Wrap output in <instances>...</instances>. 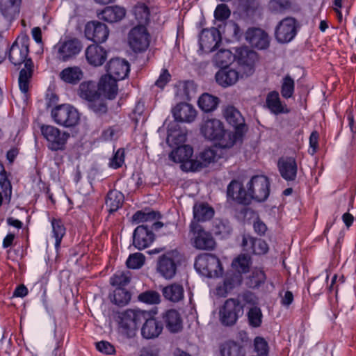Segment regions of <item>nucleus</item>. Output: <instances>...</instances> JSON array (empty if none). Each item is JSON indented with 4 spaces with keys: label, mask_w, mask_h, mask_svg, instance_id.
Listing matches in <instances>:
<instances>
[{
    "label": "nucleus",
    "mask_w": 356,
    "mask_h": 356,
    "mask_svg": "<svg viewBox=\"0 0 356 356\" xmlns=\"http://www.w3.org/2000/svg\"><path fill=\"white\" fill-rule=\"evenodd\" d=\"M270 193V182L266 176L257 175L252 177L247 184V191L243 188V184L232 180L227 186V195L240 204H248L252 200L262 202L267 199Z\"/></svg>",
    "instance_id": "f257e3e1"
},
{
    "label": "nucleus",
    "mask_w": 356,
    "mask_h": 356,
    "mask_svg": "<svg viewBox=\"0 0 356 356\" xmlns=\"http://www.w3.org/2000/svg\"><path fill=\"white\" fill-rule=\"evenodd\" d=\"M29 51L28 39L22 38L13 42L8 54L9 60L14 65L24 64L19 76V87L24 94H26L29 90L33 72V63L31 58H28Z\"/></svg>",
    "instance_id": "f03ea898"
},
{
    "label": "nucleus",
    "mask_w": 356,
    "mask_h": 356,
    "mask_svg": "<svg viewBox=\"0 0 356 356\" xmlns=\"http://www.w3.org/2000/svg\"><path fill=\"white\" fill-rule=\"evenodd\" d=\"M224 116L227 122L235 129V131L229 132L227 138L222 140L220 143L223 149H229L242 142V137L246 128L243 118L234 106H227L225 109Z\"/></svg>",
    "instance_id": "7ed1b4c3"
},
{
    "label": "nucleus",
    "mask_w": 356,
    "mask_h": 356,
    "mask_svg": "<svg viewBox=\"0 0 356 356\" xmlns=\"http://www.w3.org/2000/svg\"><path fill=\"white\" fill-rule=\"evenodd\" d=\"M149 316V312L142 310L127 309L119 312L117 321L121 332L127 337H133L136 334L138 324Z\"/></svg>",
    "instance_id": "20e7f679"
},
{
    "label": "nucleus",
    "mask_w": 356,
    "mask_h": 356,
    "mask_svg": "<svg viewBox=\"0 0 356 356\" xmlns=\"http://www.w3.org/2000/svg\"><path fill=\"white\" fill-rule=\"evenodd\" d=\"M83 44L80 40L74 37L67 36L54 45L53 54L56 59L67 62L75 58L82 50Z\"/></svg>",
    "instance_id": "39448f33"
},
{
    "label": "nucleus",
    "mask_w": 356,
    "mask_h": 356,
    "mask_svg": "<svg viewBox=\"0 0 356 356\" xmlns=\"http://www.w3.org/2000/svg\"><path fill=\"white\" fill-rule=\"evenodd\" d=\"M182 260L183 255L177 250L168 251L158 258L156 270L165 279L170 280L176 275Z\"/></svg>",
    "instance_id": "423d86ee"
},
{
    "label": "nucleus",
    "mask_w": 356,
    "mask_h": 356,
    "mask_svg": "<svg viewBox=\"0 0 356 356\" xmlns=\"http://www.w3.org/2000/svg\"><path fill=\"white\" fill-rule=\"evenodd\" d=\"M191 244L200 250H212L216 247V241L211 233L206 231L202 225L192 221L189 226Z\"/></svg>",
    "instance_id": "0eeeda50"
},
{
    "label": "nucleus",
    "mask_w": 356,
    "mask_h": 356,
    "mask_svg": "<svg viewBox=\"0 0 356 356\" xmlns=\"http://www.w3.org/2000/svg\"><path fill=\"white\" fill-rule=\"evenodd\" d=\"M194 266L197 272L208 277H218L223 273L220 259L211 254H202L197 257Z\"/></svg>",
    "instance_id": "6e6552de"
},
{
    "label": "nucleus",
    "mask_w": 356,
    "mask_h": 356,
    "mask_svg": "<svg viewBox=\"0 0 356 356\" xmlns=\"http://www.w3.org/2000/svg\"><path fill=\"white\" fill-rule=\"evenodd\" d=\"M244 305L236 298L227 299L219 310V319L225 326H232L243 315Z\"/></svg>",
    "instance_id": "1a4fd4ad"
},
{
    "label": "nucleus",
    "mask_w": 356,
    "mask_h": 356,
    "mask_svg": "<svg viewBox=\"0 0 356 356\" xmlns=\"http://www.w3.org/2000/svg\"><path fill=\"white\" fill-rule=\"evenodd\" d=\"M42 136L47 142V147L51 151L63 150L70 137L65 131H60L52 125L42 124L40 126Z\"/></svg>",
    "instance_id": "9d476101"
},
{
    "label": "nucleus",
    "mask_w": 356,
    "mask_h": 356,
    "mask_svg": "<svg viewBox=\"0 0 356 356\" xmlns=\"http://www.w3.org/2000/svg\"><path fill=\"white\" fill-rule=\"evenodd\" d=\"M51 116L56 124L65 127H74L79 120L78 111L69 104L56 106L52 110Z\"/></svg>",
    "instance_id": "9b49d317"
},
{
    "label": "nucleus",
    "mask_w": 356,
    "mask_h": 356,
    "mask_svg": "<svg viewBox=\"0 0 356 356\" xmlns=\"http://www.w3.org/2000/svg\"><path fill=\"white\" fill-rule=\"evenodd\" d=\"M200 131L203 136L209 140L219 141L220 147L222 140L227 138L229 132H226L224 124L218 119L211 118L203 122L201 125Z\"/></svg>",
    "instance_id": "f8f14e48"
},
{
    "label": "nucleus",
    "mask_w": 356,
    "mask_h": 356,
    "mask_svg": "<svg viewBox=\"0 0 356 356\" xmlns=\"http://www.w3.org/2000/svg\"><path fill=\"white\" fill-rule=\"evenodd\" d=\"M241 73L245 76L252 74L254 71L255 63L258 60L257 54L248 47H241L236 49L234 55Z\"/></svg>",
    "instance_id": "ddd939ff"
},
{
    "label": "nucleus",
    "mask_w": 356,
    "mask_h": 356,
    "mask_svg": "<svg viewBox=\"0 0 356 356\" xmlns=\"http://www.w3.org/2000/svg\"><path fill=\"white\" fill-rule=\"evenodd\" d=\"M130 47L135 52L145 51L150 42V35L143 25L134 26L131 29L128 35Z\"/></svg>",
    "instance_id": "4468645a"
},
{
    "label": "nucleus",
    "mask_w": 356,
    "mask_h": 356,
    "mask_svg": "<svg viewBox=\"0 0 356 356\" xmlns=\"http://www.w3.org/2000/svg\"><path fill=\"white\" fill-rule=\"evenodd\" d=\"M296 35V20L292 17L282 19L276 27L275 38L280 43H286Z\"/></svg>",
    "instance_id": "2eb2a0df"
},
{
    "label": "nucleus",
    "mask_w": 356,
    "mask_h": 356,
    "mask_svg": "<svg viewBox=\"0 0 356 356\" xmlns=\"http://www.w3.org/2000/svg\"><path fill=\"white\" fill-rule=\"evenodd\" d=\"M109 31L103 23L99 22H90L87 23L85 27L86 37L97 43L105 42L108 36Z\"/></svg>",
    "instance_id": "dca6fc26"
},
{
    "label": "nucleus",
    "mask_w": 356,
    "mask_h": 356,
    "mask_svg": "<svg viewBox=\"0 0 356 356\" xmlns=\"http://www.w3.org/2000/svg\"><path fill=\"white\" fill-rule=\"evenodd\" d=\"M154 235L149 229V225H142L138 226L133 234V244L138 250L148 247L154 241Z\"/></svg>",
    "instance_id": "f3484780"
},
{
    "label": "nucleus",
    "mask_w": 356,
    "mask_h": 356,
    "mask_svg": "<svg viewBox=\"0 0 356 356\" xmlns=\"http://www.w3.org/2000/svg\"><path fill=\"white\" fill-rule=\"evenodd\" d=\"M193 154V149L188 145H182L178 146L172 151L169 158L176 163H182L181 167L186 170H191V164L193 165L194 160L191 159Z\"/></svg>",
    "instance_id": "a211bd4d"
},
{
    "label": "nucleus",
    "mask_w": 356,
    "mask_h": 356,
    "mask_svg": "<svg viewBox=\"0 0 356 356\" xmlns=\"http://www.w3.org/2000/svg\"><path fill=\"white\" fill-rule=\"evenodd\" d=\"M106 70L108 76H111L117 80H122L128 75L130 70L129 64L124 59L112 58L107 64Z\"/></svg>",
    "instance_id": "6ab92c4d"
},
{
    "label": "nucleus",
    "mask_w": 356,
    "mask_h": 356,
    "mask_svg": "<svg viewBox=\"0 0 356 356\" xmlns=\"http://www.w3.org/2000/svg\"><path fill=\"white\" fill-rule=\"evenodd\" d=\"M245 38L252 47L259 49H265L270 44L268 35L259 28L249 29L245 33Z\"/></svg>",
    "instance_id": "aec40b11"
},
{
    "label": "nucleus",
    "mask_w": 356,
    "mask_h": 356,
    "mask_svg": "<svg viewBox=\"0 0 356 356\" xmlns=\"http://www.w3.org/2000/svg\"><path fill=\"white\" fill-rule=\"evenodd\" d=\"M243 75L232 67H224L216 72L215 78L220 86L226 88L236 84Z\"/></svg>",
    "instance_id": "412c9836"
},
{
    "label": "nucleus",
    "mask_w": 356,
    "mask_h": 356,
    "mask_svg": "<svg viewBox=\"0 0 356 356\" xmlns=\"http://www.w3.org/2000/svg\"><path fill=\"white\" fill-rule=\"evenodd\" d=\"M277 167L283 179L286 181H294L297 176L298 165L293 157H282L278 160Z\"/></svg>",
    "instance_id": "4be33fe9"
},
{
    "label": "nucleus",
    "mask_w": 356,
    "mask_h": 356,
    "mask_svg": "<svg viewBox=\"0 0 356 356\" xmlns=\"http://www.w3.org/2000/svg\"><path fill=\"white\" fill-rule=\"evenodd\" d=\"M143 321L145 323L141 328V334L143 338L155 339L161 334L163 329L162 323L156 318L150 316L149 313V316L145 317Z\"/></svg>",
    "instance_id": "5701e85b"
},
{
    "label": "nucleus",
    "mask_w": 356,
    "mask_h": 356,
    "mask_svg": "<svg viewBox=\"0 0 356 356\" xmlns=\"http://www.w3.org/2000/svg\"><path fill=\"white\" fill-rule=\"evenodd\" d=\"M85 56L87 62L92 66L98 67L103 65L107 58L106 50L98 44L89 45L86 51Z\"/></svg>",
    "instance_id": "b1692460"
},
{
    "label": "nucleus",
    "mask_w": 356,
    "mask_h": 356,
    "mask_svg": "<svg viewBox=\"0 0 356 356\" xmlns=\"http://www.w3.org/2000/svg\"><path fill=\"white\" fill-rule=\"evenodd\" d=\"M98 91L108 99L115 98L118 92L117 79L108 74L102 76L98 83Z\"/></svg>",
    "instance_id": "393cba45"
},
{
    "label": "nucleus",
    "mask_w": 356,
    "mask_h": 356,
    "mask_svg": "<svg viewBox=\"0 0 356 356\" xmlns=\"http://www.w3.org/2000/svg\"><path fill=\"white\" fill-rule=\"evenodd\" d=\"M172 113L176 121L188 123L194 121L197 116L195 108L187 103L177 104L172 109Z\"/></svg>",
    "instance_id": "a878e982"
},
{
    "label": "nucleus",
    "mask_w": 356,
    "mask_h": 356,
    "mask_svg": "<svg viewBox=\"0 0 356 356\" xmlns=\"http://www.w3.org/2000/svg\"><path fill=\"white\" fill-rule=\"evenodd\" d=\"M83 75L84 73L80 67L70 66L61 70L58 76L65 83L76 85L83 79Z\"/></svg>",
    "instance_id": "bb28decb"
},
{
    "label": "nucleus",
    "mask_w": 356,
    "mask_h": 356,
    "mask_svg": "<svg viewBox=\"0 0 356 356\" xmlns=\"http://www.w3.org/2000/svg\"><path fill=\"white\" fill-rule=\"evenodd\" d=\"M161 291L164 298L173 303L179 302L184 298V287L177 282L164 286Z\"/></svg>",
    "instance_id": "cd10ccee"
},
{
    "label": "nucleus",
    "mask_w": 356,
    "mask_h": 356,
    "mask_svg": "<svg viewBox=\"0 0 356 356\" xmlns=\"http://www.w3.org/2000/svg\"><path fill=\"white\" fill-rule=\"evenodd\" d=\"M186 140V131L180 129L177 122H171L168 127L166 142L169 145H179Z\"/></svg>",
    "instance_id": "c85d7f7f"
},
{
    "label": "nucleus",
    "mask_w": 356,
    "mask_h": 356,
    "mask_svg": "<svg viewBox=\"0 0 356 356\" xmlns=\"http://www.w3.org/2000/svg\"><path fill=\"white\" fill-rule=\"evenodd\" d=\"M163 319L167 329L171 332H178L182 328V319L178 311L174 309L166 311Z\"/></svg>",
    "instance_id": "c756f323"
},
{
    "label": "nucleus",
    "mask_w": 356,
    "mask_h": 356,
    "mask_svg": "<svg viewBox=\"0 0 356 356\" xmlns=\"http://www.w3.org/2000/svg\"><path fill=\"white\" fill-rule=\"evenodd\" d=\"M125 15L126 10L123 7L118 6H108L99 14V17L107 22L114 23L122 20Z\"/></svg>",
    "instance_id": "7c9ffc66"
},
{
    "label": "nucleus",
    "mask_w": 356,
    "mask_h": 356,
    "mask_svg": "<svg viewBox=\"0 0 356 356\" xmlns=\"http://www.w3.org/2000/svg\"><path fill=\"white\" fill-rule=\"evenodd\" d=\"M219 34L216 29L203 30L200 35V45L202 50L213 51L218 41Z\"/></svg>",
    "instance_id": "2f4dec72"
},
{
    "label": "nucleus",
    "mask_w": 356,
    "mask_h": 356,
    "mask_svg": "<svg viewBox=\"0 0 356 356\" xmlns=\"http://www.w3.org/2000/svg\"><path fill=\"white\" fill-rule=\"evenodd\" d=\"M22 0H0V12L9 21L13 20L19 13Z\"/></svg>",
    "instance_id": "473e14b6"
},
{
    "label": "nucleus",
    "mask_w": 356,
    "mask_h": 356,
    "mask_svg": "<svg viewBox=\"0 0 356 356\" xmlns=\"http://www.w3.org/2000/svg\"><path fill=\"white\" fill-rule=\"evenodd\" d=\"M216 154L213 149H204L200 154L198 160H194L193 165L191 164V170L196 171L207 167L215 161Z\"/></svg>",
    "instance_id": "72a5a7b5"
},
{
    "label": "nucleus",
    "mask_w": 356,
    "mask_h": 356,
    "mask_svg": "<svg viewBox=\"0 0 356 356\" xmlns=\"http://www.w3.org/2000/svg\"><path fill=\"white\" fill-rule=\"evenodd\" d=\"M124 202V195L115 190L110 191L106 196L105 205L110 213L118 210Z\"/></svg>",
    "instance_id": "f704fd0d"
},
{
    "label": "nucleus",
    "mask_w": 356,
    "mask_h": 356,
    "mask_svg": "<svg viewBox=\"0 0 356 356\" xmlns=\"http://www.w3.org/2000/svg\"><path fill=\"white\" fill-rule=\"evenodd\" d=\"M266 103L269 110L275 114L288 112L285 108L286 105L282 104L279 93L276 91H272L268 94Z\"/></svg>",
    "instance_id": "c9c22d12"
},
{
    "label": "nucleus",
    "mask_w": 356,
    "mask_h": 356,
    "mask_svg": "<svg viewBox=\"0 0 356 356\" xmlns=\"http://www.w3.org/2000/svg\"><path fill=\"white\" fill-rule=\"evenodd\" d=\"M220 353L222 356H245L244 347L232 341L221 345Z\"/></svg>",
    "instance_id": "e433bc0d"
},
{
    "label": "nucleus",
    "mask_w": 356,
    "mask_h": 356,
    "mask_svg": "<svg viewBox=\"0 0 356 356\" xmlns=\"http://www.w3.org/2000/svg\"><path fill=\"white\" fill-rule=\"evenodd\" d=\"M213 213V209L208 204H198L193 207V217L198 222L211 219Z\"/></svg>",
    "instance_id": "4c0bfd02"
},
{
    "label": "nucleus",
    "mask_w": 356,
    "mask_h": 356,
    "mask_svg": "<svg viewBox=\"0 0 356 356\" xmlns=\"http://www.w3.org/2000/svg\"><path fill=\"white\" fill-rule=\"evenodd\" d=\"M218 99L208 93H204L198 99V106L204 112H210L216 109Z\"/></svg>",
    "instance_id": "58836bf2"
},
{
    "label": "nucleus",
    "mask_w": 356,
    "mask_h": 356,
    "mask_svg": "<svg viewBox=\"0 0 356 356\" xmlns=\"http://www.w3.org/2000/svg\"><path fill=\"white\" fill-rule=\"evenodd\" d=\"M79 96L88 102L99 95L95 90V83L90 81L81 83L79 88Z\"/></svg>",
    "instance_id": "ea45409f"
},
{
    "label": "nucleus",
    "mask_w": 356,
    "mask_h": 356,
    "mask_svg": "<svg viewBox=\"0 0 356 356\" xmlns=\"http://www.w3.org/2000/svg\"><path fill=\"white\" fill-rule=\"evenodd\" d=\"M111 300L118 306H124L131 300V294L122 287H118L110 296Z\"/></svg>",
    "instance_id": "a19ab883"
},
{
    "label": "nucleus",
    "mask_w": 356,
    "mask_h": 356,
    "mask_svg": "<svg viewBox=\"0 0 356 356\" xmlns=\"http://www.w3.org/2000/svg\"><path fill=\"white\" fill-rule=\"evenodd\" d=\"M248 325L254 328L259 327L262 323L263 314L258 307H251L247 312Z\"/></svg>",
    "instance_id": "79ce46f5"
},
{
    "label": "nucleus",
    "mask_w": 356,
    "mask_h": 356,
    "mask_svg": "<svg viewBox=\"0 0 356 356\" xmlns=\"http://www.w3.org/2000/svg\"><path fill=\"white\" fill-rule=\"evenodd\" d=\"M250 264V257L246 254H242L233 260L232 266L238 273H245L249 270Z\"/></svg>",
    "instance_id": "37998d69"
},
{
    "label": "nucleus",
    "mask_w": 356,
    "mask_h": 356,
    "mask_svg": "<svg viewBox=\"0 0 356 356\" xmlns=\"http://www.w3.org/2000/svg\"><path fill=\"white\" fill-rule=\"evenodd\" d=\"M0 186L3 193L4 197L8 200H11L12 186L10 181L8 179L6 172L3 163L0 161Z\"/></svg>",
    "instance_id": "c03bdc74"
},
{
    "label": "nucleus",
    "mask_w": 356,
    "mask_h": 356,
    "mask_svg": "<svg viewBox=\"0 0 356 356\" xmlns=\"http://www.w3.org/2000/svg\"><path fill=\"white\" fill-rule=\"evenodd\" d=\"M133 13L136 19L140 24L145 26L149 22V11L143 3H138L134 7Z\"/></svg>",
    "instance_id": "a18cd8bd"
},
{
    "label": "nucleus",
    "mask_w": 356,
    "mask_h": 356,
    "mask_svg": "<svg viewBox=\"0 0 356 356\" xmlns=\"http://www.w3.org/2000/svg\"><path fill=\"white\" fill-rule=\"evenodd\" d=\"M53 236L55 238V248L58 250L60 245L63 237L65 234V228L60 220H51Z\"/></svg>",
    "instance_id": "49530a36"
},
{
    "label": "nucleus",
    "mask_w": 356,
    "mask_h": 356,
    "mask_svg": "<svg viewBox=\"0 0 356 356\" xmlns=\"http://www.w3.org/2000/svg\"><path fill=\"white\" fill-rule=\"evenodd\" d=\"M232 53L228 49H220L213 56V62L217 66L228 67L227 65L232 60Z\"/></svg>",
    "instance_id": "de8ad7c7"
},
{
    "label": "nucleus",
    "mask_w": 356,
    "mask_h": 356,
    "mask_svg": "<svg viewBox=\"0 0 356 356\" xmlns=\"http://www.w3.org/2000/svg\"><path fill=\"white\" fill-rule=\"evenodd\" d=\"M88 106L97 115H101L107 111V106L100 95L88 102Z\"/></svg>",
    "instance_id": "09e8293b"
},
{
    "label": "nucleus",
    "mask_w": 356,
    "mask_h": 356,
    "mask_svg": "<svg viewBox=\"0 0 356 356\" xmlns=\"http://www.w3.org/2000/svg\"><path fill=\"white\" fill-rule=\"evenodd\" d=\"M138 300L149 305L159 304L161 302L160 294L155 291H147L139 294Z\"/></svg>",
    "instance_id": "8fccbe9b"
},
{
    "label": "nucleus",
    "mask_w": 356,
    "mask_h": 356,
    "mask_svg": "<svg viewBox=\"0 0 356 356\" xmlns=\"http://www.w3.org/2000/svg\"><path fill=\"white\" fill-rule=\"evenodd\" d=\"M294 86L295 83L293 79L289 75H286L283 79L281 88V94L282 97L286 99L290 98L293 94Z\"/></svg>",
    "instance_id": "3c124183"
},
{
    "label": "nucleus",
    "mask_w": 356,
    "mask_h": 356,
    "mask_svg": "<svg viewBox=\"0 0 356 356\" xmlns=\"http://www.w3.org/2000/svg\"><path fill=\"white\" fill-rule=\"evenodd\" d=\"M129 272H118L111 278L113 286L122 287L127 285L130 281Z\"/></svg>",
    "instance_id": "603ef678"
},
{
    "label": "nucleus",
    "mask_w": 356,
    "mask_h": 356,
    "mask_svg": "<svg viewBox=\"0 0 356 356\" xmlns=\"http://www.w3.org/2000/svg\"><path fill=\"white\" fill-rule=\"evenodd\" d=\"M156 213L155 212L145 213L142 211H138L132 216V221L135 223L150 222L155 220Z\"/></svg>",
    "instance_id": "864d4df0"
},
{
    "label": "nucleus",
    "mask_w": 356,
    "mask_h": 356,
    "mask_svg": "<svg viewBox=\"0 0 356 356\" xmlns=\"http://www.w3.org/2000/svg\"><path fill=\"white\" fill-rule=\"evenodd\" d=\"M255 352L260 356H266L268 353V344L264 338L257 337L254 340Z\"/></svg>",
    "instance_id": "5fc2aeb1"
},
{
    "label": "nucleus",
    "mask_w": 356,
    "mask_h": 356,
    "mask_svg": "<svg viewBox=\"0 0 356 356\" xmlns=\"http://www.w3.org/2000/svg\"><path fill=\"white\" fill-rule=\"evenodd\" d=\"M145 262V257L141 253L131 254L127 260V266L129 268H140Z\"/></svg>",
    "instance_id": "6e6d98bb"
},
{
    "label": "nucleus",
    "mask_w": 356,
    "mask_h": 356,
    "mask_svg": "<svg viewBox=\"0 0 356 356\" xmlns=\"http://www.w3.org/2000/svg\"><path fill=\"white\" fill-rule=\"evenodd\" d=\"M124 161V151L123 149H118L109 163V166L113 168H118L122 165Z\"/></svg>",
    "instance_id": "4d7b16f0"
},
{
    "label": "nucleus",
    "mask_w": 356,
    "mask_h": 356,
    "mask_svg": "<svg viewBox=\"0 0 356 356\" xmlns=\"http://www.w3.org/2000/svg\"><path fill=\"white\" fill-rule=\"evenodd\" d=\"M266 280V275L261 269H254L250 277L251 286L253 287L258 286L260 284L264 283Z\"/></svg>",
    "instance_id": "13d9d810"
},
{
    "label": "nucleus",
    "mask_w": 356,
    "mask_h": 356,
    "mask_svg": "<svg viewBox=\"0 0 356 356\" xmlns=\"http://www.w3.org/2000/svg\"><path fill=\"white\" fill-rule=\"evenodd\" d=\"M232 230L231 225L228 222L220 221L216 225V234L222 238L229 236Z\"/></svg>",
    "instance_id": "bf43d9fd"
},
{
    "label": "nucleus",
    "mask_w": 356,
    "mask_h": 356,
    "mask_svg": "<svg viewBox=\"0 0 356 356\" xmlns=\"http://www.w3.org/2000/svg\"><path fill=\"white\" fill-rule=\"evenodd\" d=\"M216 19L222 21L227 19L230 15V10L225 4L218 5L214 12Z\"/></svg>",
    "instance_id": "052dcab7"
},
{
    "label": "nucleus",
    "mask_w": 356,
    "mask_h": 356,
    "mask_svg": "<svg viewBox=\"0 0 356 356\" xmlns=\"http://www.w3.org/2000/svg\"><path fill=\"white\" fill-rule=\"evenodd\" d=\"M181 89L184 91L186 99H191L195 93L196 87L193 81H188L180 85Z\"/></svg>",
    "instance_id": "680f3d73"
},
{
    "label": "nucleus",
    "mask_w": 356,
    "mask_h": 356,
    "mask_svg": "<svg viewBox=\"0 0 356 356\" xmlns=\"http://www.w3.org/2000/svg\"><path fill=\"white\" fill-rule=\"evenodd\" d=\"M268 251V245L266 242L261 238H256L252 253L255 254H264Z\"/></svg>",
    "instance_id": "e2e57ef3"
},
{
    "label": "nucleus",
    "mask_w": 356,
    "mask_h": 356,
    "mask_svg": "<svg viewBox=\"0 0 356 356\" xmlns=\"http://www.w3.org/2000/svg\"><path fill=\"white\" fill-rule=\"evenodd\" d=\"M242 305L245 307L248 306V309L251 307H257V298L251 292H246L241 296Z\"/></svg>",
    "instance_id": "0e129e2a"
},
{
    "label": "nucleus",
    "mask_w": 356,
    "mask_h": 356,
    "mask_svg": "<svg viewBox=\"0 0 356 356\" xmlns=\"http://www.w3.org/2000/svg\"><path fill=\"white\" fill-rule=\"evenodd\" d=\"M324 282L323 280L314 279L309 284L308 291L314 295H318L322 292Z\"/></svg>",
    "instance_id": "69168bd1"
},
{
    "label": "nucleus",
    "mask_w": 356,
    "mask_h": 356,
    "mask_svg": "<svg viewBox=\"0 0 356 356\" xmlns=\"http://www.w3.org/2000/svg\"><path fill=\"white\" fill-rule=\"evenodd\" d=\"M96 348L99 352L107 355H111L115 352L114 346L105 341L96 343Z\"/></svg>",
    "instance_id": "338daca9"
},
{
    "label": "nucleus",
    "mask_w": 356,
    "mask_h": 356,
    "mask_svg": "<svg viewBox=\"0 0 356 356\" xmlns=\"http://www.w3.org/2000/svg\"><path fill=\"white\" fill-rule=\"evenodd\" d=\"M255 241L256 238H254L251 236L243 234L241 242L243 250L247 252H252Z\"/></svg>",
    "instance_id": "774afa93"
}]
</instances>
